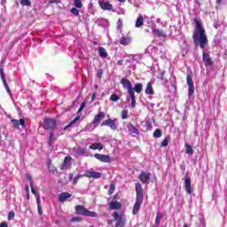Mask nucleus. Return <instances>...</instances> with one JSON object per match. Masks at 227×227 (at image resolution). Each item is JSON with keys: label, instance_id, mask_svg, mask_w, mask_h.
<instances>
[{"label": "nucleus", "instance_id": "nucleus-5", "mask_svg": "<svg viewBox=\"0 0 227 227\" xmlns=\"http://www.w3.org/2000/svg\"><path fill=\"white\" fill-rule=\"evenodd\" d=\"M110 127L112 130L118 129V120L117 119H107L101 123V127Z\"/></svg>", "mask_w": 227, "mask_h": 227}, {"label": "nucleus", "instance_id": "nucleus-29", "mask_svg": "<svg viewBox=\"0 0 227 227\" xmlns=\"http://www.w3.org/2000/svg\"><path fill=\"white\" fill-rule=\"evenodd\" d=\"M145 23V20L143 19V16H138L137 20H136V27H141V26H143V24Z\"/></svg>", "mask_w": 227, "mask_h": 227}, {"label": "nucleus", "instance_id": "nucleus-17", "mask_svg": "<svg viewBox=\"0 0 227 227\" xmlns=\"http://www.w3.org/2000/svg\"><path fill=\"white\" fill-rule=\"evenodd\" d=\"M191 184H192L191 177H186L184 179V187L186 191V193H188V194H192V186L191 185Z\"/></svg>", "mask_w": 227, "mask_h": 227}, {"label": "nucleus", "instance_id": "nucleus-15", "mask_svg": "<svg viewBox=\"0 0 227 227\" xmlns=\"http://www.w3.org/2000/svg\"><path fill=\"white\" fill-rule=\"evenodd\" d=\"M84 176H86L87 178H101L102 173L87 170L84 174Z\"/></svg>", "mask_w": 227, "mask_h": 227}, {"label": "nucleus", "instance_id": "nucleus-45", "mask_svg": "<svg viewBox=\"0 0 227 227\" xmlns=\"http://www.w3.org/2000/svg\"><path fill=\"white\" fill-rule=\"evenodd\" d=\"M121 114L122 120H127V118H129V114L126 112V110H122Z\"/></svg>", "mask_w": 227, "mask_h": 227}, {"label": "nucleus", "instance_id": "nucleus-39", "mask_svg": "<svg viewBox=\"0 0 227 227\" xmlns=\"http://www.w3.org/2000/svg\"><path fill=\"white\" fill-rule=\"evenodd\" d=\"M114 191H116V186L114 185V184L112 183L108 190V195L111 196V194L114 192Z\"/></svg>", "mask_w": 227, "mask_h": 227}, {"label": "nucleus", "instance_id": "nucleus-13", "mask_svg": "<svg viewBox=\"0 0 227 227\" xmlns=\"http://www.w3.org/2000/svg\"><path fill=\"white\" fill-rule=\"evenodd\" d=\"M98 4L101 8V10L112 12L113 10V4H109V2H106L104 0L98 1Z\"/></svg>", "mask_w": 227, "mask_h": 227}, {"label": "nucleus", "instance_id": "nucleus-56", "mask_svg": "<svg viewBox=\"0 0 227 227\" xmlns=\"http://www.w3.org/2000/svg\"><path fill=\"white\" fill-rule=\"evenodd\" d=\"M25 189H26L27 194H29V186H28V185H26V186H25Z\"/></svg>", "mask_w": 227, "mask_h": 227}, {"label": "nucleus", "instance_id": "nucleus-11", "mask_svg": "<svg viewBox=\"0 0 227 227\" xmlns=\"http://www.w3.org/2000/svg\"><path fill=\"white\" fill-rule=\"evenodd\" d=\"M151 176H152V173L150 172L146 173L144 170H142L140 172V175L138 176V178L140 182H142V184H149Z\"/></svg>", "mask_w": 227, "mask_h": 227}, {"label": "nucleus", "instance_id": "nucleus-38", "mask_svg": "<svg viewBox=\"0 0 227 227\" xmlns=\"http://www.w3.org/2000/svg\"><path fill=\"white\" fill-rule=\"evenodd\" d=\"M21 6H31V0H20Z\"/></svg>", "mask_w": 227, "mask_h": 227}, {"label": "nucleus", "instance_id": "nucleus-36", "mask_svg": "<svg viewBox=\"0 0 227 227\" xmlns=\"http://www.w3.org/2000/svg\"><path fill=\"white\" fill-rule=\"evenodd\" d=\"M168 145H169V137H167L164 138V140L160 144V146H162L163 148H166Z\"/></svg>", "mask_w": 227, "mask_h": 227}, {"label": "nucleus", "instance_id": "nucleus-41", "mask_svg": "<svg viewBox=\"0 0 227 227\" xmlns=\"http://www.w3.org/2000/svg\"><path fill=\"white\" fill-rule=\"evenodd\" d=\"M110 100L112 102H118V100H120V96H118L117 94H112L110 97Z\"/></svg>", "mask_w": 227, "mask_h": 227}, {"label": "nucleus", "instance_id": "nucleus-2", "mask_svg": "<svg viewBox=\"0 0 227 227\" xmlns=\"http://www.w3.org/2000/svg\"><path fill=\"white\" fill-rule=\"evenodd\" d=\"M121 84L124 90H128V93L131 98V107H136V96H134V90H132V83L130 80L127 78H121Z\"/></svg>", "mask_w": 227, "mask_h": 227}, {"label": "nucleus", "instance_id": "nucleus-48", "mask_svg": "<svg viewBox=\"0 0 227 227\" xmlns=\"http://www.w3.org/2000/svg\"><path fill=\"white\" fill-rule=\"evenodd\" d=\"M102 74H104V71H102V69H98V74H97L98 79H102Z\"/></svg>", "mask_w": 227, "mask_h": 227}, {"label": "nucleus", "instance_id": "nucleus-26", "mask_svg": "<svg viewBox=\"0 0 227 227\" xmlns=\"http://www.w3.org/2000/svg\"><path fill=\"white\" fill-rule=\"evenodd\" d=\"M31 192L35 196L36 203H39L40 201V193L36 192V190H35V186H33L32 183L30 184Z\"/></svg>", "mask_w": 227, "mask_h": 227}, {"label": "nucleus", "instance_id": "nucleus-35", "mask_svg": "<svg viewBox=\"0 0 227 227\" xmlns=\"http://www.w3.org/2000/svg\"><path fill=\"white\" fill-rule=\"evenodd\" d=\"M153 137H162V131L160 129H157L154 132H153Z\"/></svg>", "mask_w": 227, "mask_h": 227}, {"label": "nucleus", "instance_id": "nucleus-21", "mask_svg": "<svg viewBox=\"0 0 227 227\" xmlns=\"http://www.w3.org/2000/svg\"><path fill=\"white\" fill-rule=\"evenodd\" d=\"M109 208L110 210H120V208H121V203L117 200L112 201L109 203Z\"/></svg>", "mask_w": 227, "mask_h": 227}, {"label": "nucleus", "instance_id": "nucleus-40", "mask_svg": "<svg viewBox=\"0 0 227 227\" xmlns=\"http://www.w3.org/2000/svg\"><path fill=\"white\" fill-rule=\"evenodd\" d=\"M75 8L81 9L82 8V1L81 0H74Z\"/></svg>", "mask_w": 227, "mask_h": 227}, {"label": "nucleus", "instance_id": "nucleus-59", "mask_svg": "<svg viewBox=\"0 0 227 227\" xmlns=\"http://www.w3.org/2000/svg\"><path fill=\"white\" fill-rule=\"evenodd\" d=\"M27 200H29V193H27Z\"/></svg>", "mask_w": 227, "mask_h": 227}, {"label": "nucleus", "instance_id": "nucleus-25", "mask_svg": "<svg viewBox=\"0 0 227 227\" xmlns=\"http://www.w3.org/2000/svg\"><path fill=\"white\" fill-rule=\"evenodd\" d=\"M79 120H81V116L77 115L73 121L64 127V130H67V129H70V127H74V125H75Z\"/></svg>", "mask_w": 227, "mask_h": 227}, {"label": "nucleus", "instance_id": "nucleus-28", "mask_svg": "<svg viewBox=\"0 0 227 227\" xmlns=\"http://www.w3.org/2000/svg\"><path fill=\"white\" fill-rule=\"evenodd\" d=\"M98 54L100 56V58H107V51H106V48L104 47H99L98 48Z\"/></svg>", "mask_w": 227, "mask_h": 227}, {"label": "nucleus", "instance_id": "nucleus-42", "mask_svg": "<svg viewBox=\"0 0 227 227\" xmlns=\"http://www.w3.org/2000/svg\"><path fill=\"white\" fill-rule=\"evenodd\" d=\"M71 13H73L74 17H79V9H77V7H73L71 9Z\"/></svg>", "mask_w": 227, "mask_h": 227}, {"label": "nucleus", "instance_id": "nucleus-31", "mask_svg": "<svg viewBox=\"0 0 227 227\" xmlns=\"http://www.w3.org/2000/svg\"><path fill=\"white\" fill-rule=\"evenodd\" d=\"M50 173L55 175L58 172V168L52 164V160L50 159Z\"/></svg>", "mask_w": 227, "mask_h": 227}, {"label": "nucleus", "instance_id": "nucleus-14", "mask_svg": "<svg viewBox=\"0 0 227 227\" xmlns=\"http://www.w3.org/2000/svg\"><path fill=\"white\" fill-rule=\"evenodd\" d=\"M127 129L131 136H139V129L132 122L128 123Z\"/></svg>", "mask_w": 227, "mask_h": 227}, {"label": "nucleus", "instance_id": "nucleus-37", "mask_svg": "<svg viewBox=\"0 0 227 227\" xmlns=\"http://www.w3.org/2000/svg\"><path fill=\"white\" fill-rule=\"evenodd\" d=\"M82 176H84V175H78L74 178H73V184L76 185V184H79V180H81Z\"/></svg>", "mask_w": 227, "mask_h": 227}, {"label": "nucleus", "instance_id": "nucleus-50", "mask_svg": "<svg viewBox=\"0 0 227 227\" xmlns=\"http://www.w3.org/2000/svg\"><path fill=\"white\" fill-rule=\"evenodd\" d=\"M37 211L40 215H42V206H40V201L37 202Z\"/></svg>", "mask_w": 227, "mask_h": 227}, {"label": "nucleus", "instance_id": "nucleus-43", "mask_svg": "<svg viewBox=\"0 0 227 227\" xmlns=\"http://www.w3.org/2000/svg\"><path fill=\"white\" fill-rule=\"evenodd\" d=\"M15 217V212L10 211L7 216L8 221H13Z\"/></svg>", "mask_w": 227, "mask_h": 227}, {"label": "nucleus", "instance_id": "nucleus-4", "mask_svg": "<svg viewBox=\"0 0 227 227\" xmlns=\"http://www.w3.org/2000/svg\"><path fill=\"white\" fill-rule=\"evenodd\" d=\"M56 125H58V122L52 118H45L43 121V129L44 130H52V129L56 128Z\"/></svg>", "mask_w": 227, "mask_h": 227}, {"label": "nucleus", "instance_id": "nucleus-6", "mask_svg": "<svg viewBox=\"0 0 227 227\" xmlns=\"http://www.w3.org/2000/svg\"><path fill=\"white\" fill-rule=\"evenodd\" d=\"M186 84L189 88L188 96L192 97V95H194V82L192 81V74H187Z\"/></svg>", "mask_w": 227, "mask_h": 227}, {"label": "nucleus", "instance_id": "nucleus-54", "mask_svg": "<svg viewBox=\"0 0 227 227\" xmlns=\"http://www.w3.org/2000/svg\"><path fill=\"white\" fill-rule=\"evenodd\" d=\"M0 227H8V223L6 222H4L0 223Z\"/></svg>", "mask_w": 227, "mask_h": 227}, {"label": "nucleus", "instance_id": "nucleus-18", "mask_svg": "<svg viewBox=\"0 0 227 227\" xmlns=\"http://www.w3.org/2000/svg\"><path fill=\"white\" fill-rule=\"evenodd\" d=\"M153 35L156 38H166V32H163L162 30H160L159 28L153 29Z\"/></svg>", "mask_w": 227, "mask_h": 227}, {"label": "nucleus", "instance_id": "nucleus-22", "mask_svg": "<svg viewBox=\"0 0 227 227\" xmlns=\"http://www.w3.org/2000/svg\"><path fill=\"white\" fill-rule=\"evenodd\" d=\"M132 42V38H130V36H122L120 39V43L121 45H130V43Z\"/></svg>", "mask_w": 227, "mask_h": 227}, {"label": "nucleus", "instance_id": "nucleus-46", "mask_svg": "<svg viewBox=\"0 0 227 227\" xmlns=\"http://www.w3.org/2000/svg\"><path fill=\"white\" fill-rule=\"evenodd\" d=\"M0 75L2 82L6 81V78L4 77V69H3V67L0 68Z\"/></svg>", "mask_w": 227, "mask_h": 227}, {"label": "nucleus", "instance_id": "nucleus-47", "mask_svg": "<svg viewBox=\"0 0 227 227\" xmlns=\"http://www.w3.org/2000/svg\"><path fill=\"white\" fill-rule=\"evenodd\" d=\"M81 221H82V218H81V217H73L71 219V223H75V222L79 223Z\"/></svg>", "mask_w": 227, "mask_h": 227}, {"label": "nucleus", "instance_id": "nucleus-27", "mask_svg": "<svg viewBox=\"0 0 227 227\" xmlns=\"http://www.w3.org/2000/svg\"><path fill=\"white\" fill-rule=\"evenodd\" d=\"M145 94L146 95H153V87H152V82H149L145 88Z\"/></svg>", "mask_w": 227, "mask_h": 227}, {"label": "nucleus", "instance_id": "nucleus-10", "mask_svg": "<svg viewBox=\"0 0 227 227\" xmlns=\"http://www.w3.org/2000/svg\"><path fill=\"white\" fill-rule=\"evenodd\" d=\"M135 189H136V192H137L136 200L137 201H143V200H144V197H143L144 192H143V186H141V184L137 183L135 184Z\"/></svg>", "mask_w": 227, "mask_h": 227}, {"label": "nucleus", "instance_id": "nucleus-33", "mask_svg": "<svg viewBox=\"0 0 227 227\" xmlns=\"http://www.w3.org/2000/svg\"><path fill=\"white\" fill-rule=\"evenodd\" d=\"M55 140L56 138H54V133L51 132L49 137V141H48L49 146H52V143H54Z\"/></svg>", "mask_w": 227, "mask_h": 227}, {"label": "nucleus", "instance_id": "nucleus-34", "mask_svg": "<svg viewBox=\"0 0 227 227\" xmlns=\"http://www.w3.org/2000/svg\"><path fill=\"white\" fill-rule=\"evenodd\" d=\"M2 82H3V84H4V88H5L8 95H10V97H12V90H10V87L8 86V82H6V80Z\"/></svg>", "mask_w": 227, "mask_h": 227}, {"label": "nucleus", "instance_id": "nucleus-16", "mask_svg": "<svg viewBox=\"0 0 227 227\" xmlns=\"http://www.w3.org/2000/svg\"><path fill=\"white\" fill-rule=\"evenodd\" d=\"M11 123H12L14 129H19L20 125L24 129L26 127V121L24 119H20V121L17 119L11 120Z\"/></svg>", "mask_w": 227, "mask_h": 227}, {"label": "nucleus", "instance_id": "nucleus-20", "mask_svg": "<svg viewBox=\"0 0 227 227\" xmlns=\"http://www.w3.org/2000/svg\"><path fill=\"white\" fill-rule=\"evenodd\" d=\"M133 90V97H136V93L139 94L141 91H143V83H136L134 87H132Z\"/></svg>", "mask_w": 227, "mask_h": 227}, {"label": "nucleus", "instance_id": "nucleus-32", "mask_svg": "<svg viewBox=\"0 0 227 227\" xmlns=\"http://www.w3.org/2000/svg\"><path fill=\"white\" fill-rule=\"evenodd\" d=\"M162 217H164V215H162L161 213H157L156 218H155L156 226H159V224H160V219H162Z\"/></svg>", "mask_w": 227, "mask_h": 227}, {"label": "nucleus", "instance_id": "nucleus-49", "mask_svg": "<svg viewBox=\"0 0 227 227\" xmlns=\"http://www.w3.org/2000/svg\"><path fill=\"white\" fill-rule=\"evenodd\" d=\"M84 107H86V102H82V103L81 104V106H80V108L78 109V113H81V111H82V109H83Z\"/></svg>", "mask_w": 227, "mask_h": 227}, {"label": "nucleus", "instance_id": "nucleus-58", "mask_svg": "<svg viewBox=\"0 0 227 227\" xmlns=\"http://www.w3.org/2000/svg\"><path fill=\"white\" fill-rule=\"evenodd\" d=\"M184 227H189V226L187 225V223H184Z\"/></svg>", "mask_w": 227, "mask_h": 227}, {"label": "nucleus", "instance_id": "nucleus-52", "mask_svg": "<svg viewBox=\"0 0 227 227\" xmlns=\"http://www.w3.org/2000/svg\"><path fill=\"white\" fill-rule=\"evenodd\" d=\"M123 59H120V60H118L117 61V65L119 66V67H123Z\"/></svg>", "mask_w": 227, "mask_h": 227}, {"label": "nucleus", "instance_id": "nucleus-12", "mask_svg": "<svg viewBox=\"0 0 227 227\" xmlns=\"http://www.w3.org/2000/svg\"><path fill=\"white\" fill-rule=\"evenodd\" d=\"M95 159L99 160L100 162H111V156L100 153L94 154Z\"/></svg>", "mask_w": 227, "mask_h": 227}, {"label": "nucleus", "instance_id": "nucleus-1", "mask_svg": "<svg viewBox=\"0 0 227 227\" xmlns=\"http://www.w3.org/2000/svg\"><path fill=\"white\" fill-rule=\"evenodd\" d=\"M193 23L196 25L192 35L193 43H199L200 49H205V46L208 43V38L205 27L201 24V19L194 18Z\"/></svg>", "mask_w": 227, "mask_h": 227}, {"label": "nucleus", "instance_id": "nucleus-55", "mask_svg": "<svg viewBox=\"0 0 227 227\" xmlns=\"http://www.w3.org/2000/svg\"><path fill=\"white\" fill-rule=\"evenodd\" d=\"M95 98H97V95L96 94H92L91 96V101L93 102L95 100Z\"/></svg>", "mask_w": 227, "mask_h": 227}, {"label": "nucleus", "instance_id": "nucleus-53", "mask_svg": "<svg viewBox=\"0 0 227 227\" xmlns=\"http://www.w3.org/2000/svg\"><path fill=\"white\" fill-rule=\"evenodd\" d=\"M68 178H69V181H70V182L74 181V174L70 173V174L68 175Z\"/></svg>", "mask_w": 227, "mask_h": 227}, {"label": "nucleus", "instance_id": "nucleus-19", "mask_svg": "<svg viewBox=\"0 0 227 227\" xmlns=\"http://www.w3.org/2000/svg\"><path fill=\"white\" fill-rule=\"evenodd\" d=\"M142 204H143V200H136L135 205L133 207V211H132L133 215H137Z\"/></svg>", "mask_w": 227, "mask_h": 227}, {"label": "nucleus", "instance_id": "nucleus-24", "mask_svg": "<svg viewBox=\"0 0 227 227\" xmlns=\"http://www.w3.org/2000/svg\"><path fill=\"white\" fill-rule=\"evenodd\" d=\"M89 148L90 150H98L100 152L104 150V145H102V143H93L89 146Z\"/></svg>", "mask_w": 227, "mask_h": 227}, {"label": "nucleus", "instance_id": "nucleus-9", "mask_svg": "<svg viewBox=\"0 0 227 227\" xmlns=\"http://www.w3.org/2000/svg\"><path fill=\"white\" fill-rule=\"evenodd\" d=\"M105 118H106V113L98 110V114L94 116V119L91 124L97 127V125H98V123H100V121H102V120H104Z\"/></svg>", "mask_w": 227, "mask_h": 227}, {"label": "nucleus", "instance_id": "nucleus-23", "mask_svg": "<svg viewBox=\"0 0 227 227\" xmlns=\"http://www.w3.org/2000/svg\"><path fill=\"white\" fill-rule=\"evenodd\" d=\"M68 198H72V194H70L68 192H62L59 195V200L60 203H65V201H67V200H68Z\"/></svg>", "mask_w": 227, "mask_h": 227}, {"label": "nucleus", "instance_id": "nucleus-8", "mask_svg": "<svg viewBox=\"0 0 227 227\" xmlns=\"http://www.w3.org/2000/svg\"><path fill=\"white\" fill-rule=\"evenodd\" d=\"M202 61L205 67H212L214 65V60L212 59V57H210V54L205 51L202 52Z\"/></svg>", "mask_w": 227, "mask_h": 227}, {"label": "nucleus", "instance_id": "nucleus-57", "mask_svg": "<svg viewBox=\"0 0 227 227\" xmlns=\"http://www.w3.org/2000/svg\"><path fill=\"white\" fill-rule=\"evenodd\" d=\"M27 179H28L29 182H30V184H33V180H31V176H28Z\"/></svg>", "mask_w": 227, "mask_h": 227}, {"label": "nucleus", "instance_id": "nucleus-51", "mask_svg": "<svg viewBox=\"0 0 227 227\" xmlns=\"http://www.w3.org/2000/svg\"><path fill=\"white\" fill-rule=\"evenodd\" d=\"M49 3L50 4H58L59 3V0H51Z\"/></svg>", "mask_w": 227, "mask_h": 227}, {"label": "nucleus", "instance_id": "nucleus-44", "mask_svg": "<svg viewBox=\"0 0 227 227\" xmlns=\"http://www.w3.org/2000/svg\"><path fill=\"white\" fill-rule=\"evenodd\" d=\"M164 75H166V72L165 71H161L158 74V79H160V81H166V78L164 77Z\"/></svg>", "mask_w": 227, "mask_h": 227}, {"label": "nucleus", "instance_id": "nucleus-3", "mask_svg": "<svg viewBox=\"0 0 227 227\" xmlns=\"http://www.w3.org/2000/svg\"><path fill=\"white\" fill-rule=\"evenodd\" d=\"M75 212L80 215H85L87 217H98V215L95 211H90L82 205L75 206Z\"/></svg>", "mask_w": 227, "mask_h": 227}, {"label": "nucleus", "instance_id": "nucleus-30", "mask_svg": "<svg viewBox=\"0 0 227 227\" xmlns=\"http://www.w3.org/2000/svg\"><path fill=\"white\" fill-rule=\"evenodd\" d=\"M185 153H187L188 155H192V153H194V150L192 149V145H189V144H185Z\"/></svg>", "mask_w": 227, "mask_h": 227}, {"label": "nucleus", "instance_id": "nucleus-7", "mask_svg": "<svg viewBox=\"0 0 227 227\" xmlns=\"http://www.w3.org/2000/svg\"><path fill=\"white\" fill-rule=\"evenodd\" d=\"M70 168H72V158L71 156H66L59 166V169L60 171H66L67 169H70Z\"/></svg>", "mask_w": 227, "mask_h": 227}]
</instances>
